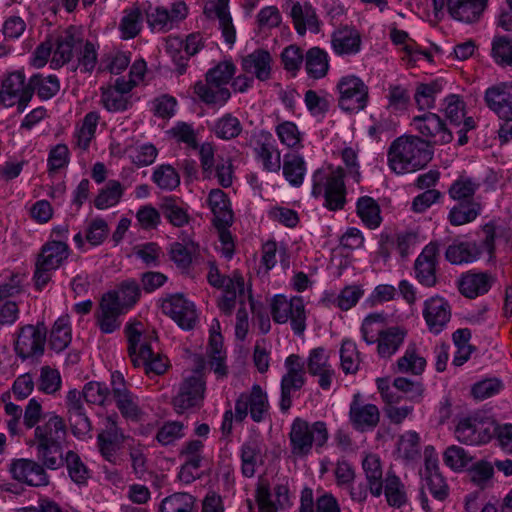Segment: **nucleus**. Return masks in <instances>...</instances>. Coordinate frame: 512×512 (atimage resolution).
<instances>
[{
    "instance_id": "8",
    "label": "nucleus",
    "mask_w": 512,
    "mask_h": 512,
    "mask_svg": "<svg viewBox=\"0 0 512 512\" xmlns=\"http://www.w3.org/2000/svg\"><path fill=\"white\" fill-rule=\"evenodd\" d=\"M271 315L278 324L290 320L291 328L296 335H302L306 329V313L303 299L292 297L287 299L284 295H275L271 300Z\"/></svg>"
},
{
    "instance_id": "7",
    "label": "nucleus",
    "mask_w": 512,
    "mask_h": 512,
    "mask_svg": "<svg viewBox=\"0 0 512 512\" xmlns=\"http://www.w3.org/2000/svg\"><path fill=\"white\" fill-rule=\"evenodd\" d=\"M46 340L47 328L44 323L27 324L17 331L13 349L22 361H38L45 352Z\"/></svg>"
},
{
    "instance_id": "15",
    "label": "nucleus",
    "mask_w": 512,
    "mask_h": 512,
    "mask_svg": "<svg viewBox=\"0 0 512 512\" xmlns=\"http://www.w3.org/2000/svg\"><path fill=\"white\" fill-rule=\"evenodd\" d=\"M126 436L118 427L113 416L105 420L104 429L97 435V447L101 456L113 465L122 462L118 452L122 449Z\"/></svg>"
},
{
    "instance_id": "32",
    "label": "nucleus",
    "mask_w": 512,
    "mask_h": 512,
    "mask_svg": "<svg viewBox=\"0 0 512 512\" xmlns=\"http://www.w3.org/2000/svg\"><path fill=\"white\" fill-rule=\"evenodd\" d=\"M69 256V246L66 242L52 240L46 242L37 256L36 261L47 266L48 269L57 270Z\"/></svg>"
},
{
    "instance_id": "31",
    "label": "nucleus",
    "mask_w": 512,
    "mask_h": 512,
    "mask_svg": "<svg viewBox=\"0 0 512 512\" xmlns=\"http://www.w3.org/2000/svg\"><path fill=\"white\" fill-rule=\"evenodd\" d=\"M482 254L481 246L475 241L455 239L445 251V259L454 265L468 264L476 261Z\"/></svg>"
},
{
    "instance_id": "29",
    "label": "nucleus",
    "mask_w": 512,
    "mask_h": 512,
    "mask_svg": "<svg viewBox=\"0 0 512 512\" xmlns=\"http://www.w3.org/2000/svg\"><path fill=\"white\" fill-rule=\"evenodd\" d=\"M242 70L255 76L260 81H266L271 77L272 57L264 49H256L242 58Z\"/></svg>"
},
{
    "instance_id": "23",
    "label": "nucleus",
    "mask_w": 512,
    "mask_h": 512,
    "mask_svg": "<svg viewBox=\"0 0 512 512\" xmlns=\"http://www.w3.org/2000/svg\"><path fill=\"white\" fill-rule=\"evenodd\" d=\"M423 317L429 331L439 334L450 321L451 307L443 297H430L424 302Z\"/></svg>"
},
{
    "instance_id": "34",
    "label": "nucleus",
    "mask_w": 512,
    "mask_h": 512,
    "mask_svg": "<svg viewBox=\"0 0 512 512\" xmlns=\"http://www.w3.org/2000/svg\"><path fill=\"white\" fill-rule=\"evenodd\" d=\"M258 159L262 161L263 167L269 172H277L281 168L280 154L277 152L273 159V153L276 151L273 145L272 135L269 132H261L254 148Z\"/></svg>"
},
{
    "instance_id": "33",
    "label": "nucleus",
    "mask_w": 512,
    "mask_h": 512,
    "mask_svg": "<svg viewBox=\"0 0 512 512\" xmlns=\"http://www.w3.org/2000/svg\"><path fill=\"white\" fill-rule=\"evenodd\" d=\"M194 93L202 102L208 105H224L230 98L231 93L227 87L205 79V82L198 81L194 85Z\"/></svg>"
},
{
    "instance_id": "30",
    "label": "nucleus",
    "mask_w": 512,
    "mask_h": 512,
    "mask_svg": "<svg viewBox=\"0 0 512 512\" xmlns=\"http://www.w3.org/2000/svg\"><path fill=\"white\" fill-rule=\"evenodd\" d=\"M208 205L214 215L213 224L217 229L229 227L233 222L230 201L221 189H212L208 195Z\"/></svg>"
},
{
    "instance_id": "3",
    "label": "nucleus",
    "mask_w": 512,
    "mask_h": 512,
    "mask_svg": "<svg viewBox=\"0 0 512 512\" xmlns=\"http://www.w3.org/2000/svg\"><path fill=\"white\" fill-rule=\"evenodd\" d=\"M433 157V150L419 136L404 135L395 139L388 150L390 168L397 174L414 172L425 167Z\"/></svg>"
},
{
    "instance_id": "1",
    "label": "nucleus",
    "mask_w": 512,
    "mask_h": 512,
    "mask_svg": "<svg viewBox=\"0 0 512 512\" xmlns=\"http://www.w3.org/2000/svg\"><path fill=\"white\" fill-rule=\"evenodd\" d=\"M67 429L62 417L55 413L44 415L34 430V443L38 459L46 468L56 470L63 466V447Z\"/></svg>"
},
{
    "instance_id": "43",
    "label": "nucleus",
    "mask_w": 512,
    "mask_h": 512,
    "mask_svg": "<svg viewBox=\"0 0 512 512\" xmlns=\"http://www.w3.org/2000/svg\"><path fill=\"white\" fill-rule=\"evenodd\" d=\"M406 332L399 327H389L378 340V354L381 357L393 355L404 341Z\"/></svg>"
},
{
    "instance_id": "45",
    "label": "nucleus",
    "mask_w": 512,
    "mask_h": 512,
    "mask_svg": "<svg viewBox=\"0 0 512 512\" xmlns=\"http://www.w3.org/2000/svg\"><path fill=\"white\" fill-rule=\"evenodd\" d=\"M357 214L371 229L377 228L381 223L380 207L371 197L363 196L358 199Z\"/></svg>"
},
{
    "instance_id": "35",
    "label": "nucleus",
    "mask_w": 512,
    "mask_h": 512,
    "mask_svg": "<svg viewBox=\"0 0 512 512\" xmlns=\"http://www.w3.org/2000/svg\"><path fill=\"white\" fill-rule=\"evenodd\" d=\"M229 0H216L211 3V8H205L204 12L211 17L213 11L219 20V28L227 44L233 45L236 40V30L232 22V17L228 11Z\"/></svg>"
},
{
    "instance_id": "46",
    "label": "nucleus",
    "mask_w": 512,
    "mask_h": 512,
    "mask_svg": "<svg viewBox=\"0 0 512 512\" xmlns=\"http://www.w3.org/2000/svg\"><path fill=\"white\" fill-rule=\"evenodd\" d=\"M196 499L189 493L177 492L165 497L160 504V512H192Z\"/></svg>"
},
{
    "instance_id": "62",
    "label": "nucleus",
    "mask_w": 512,
    "mask_h": 512,
    "mask_svg": "<svg viewBox=\"0 0 512 512\" xmlns=\"http://www.w3.org/2000/svg\"><path fill=\"white\" fill-rule=\"evenodd\" d=\"M341 368L346 374H354L359 368V354L351 341H344L340 349Z\"/></svg>"
},
{
    "instance_id": "27",
    "label": "nucleus",
    "mask_w": 512,
    "mask_h": 512,
    "mask_svg": "<svg viewBox=\"0 0 512 512\" xmlns=\"http://www.w3.org/2000/svg\"><path fill=\"white\" fill-rule=\"evenodd\" d=\"M493 277L488 272H467L458 281V289L466 298L474 299L486 294L491 288Z\"/></svg>"
},
{
    "instance_id": "22",
    "label": "nucleus",
    "mask_w": 512,
    "mask_h": 512,
    "mask_svg": "<svg viewBox=\"0 0 512 512\" xmlns=\"http://www.w3.org/2000/svg\"><path fill=\"white\" fill-rule=\"evenodd\" d=\"M484 101L500 119L512 121V83H499L487 88Z\"/></svg>"
},
{
    "instance_id": "10",
    "label": "nucleus",
    "mask_w": 512,
    "mask_h": 512,
    "mask_svg": "<svg viewBox=\"0 0 512 512\" xmlns=\"http://www.w3.org/2000/svg\"><path fill=\"white\" fill-rule=\"evenodd\" d=\"M269 401L266 392L260 385L254 384L250 392L241 393L235 402V419L243 421L248 414L251 419L260 423L269 415Z\"/></svg>"
},
{
    "instance_id": "12",
    "label": "nucleus",
    "mask_w": 512,
    "mask_h": 512,
    "mask_svg": "<svg viewBox=\"0 0 512 512\" xmlns=\"http://www.w3.org/2000/svg\"><path fill=\"white\" fill-rule=\"evenodd\" d=\"M286 373L281 379L280 410L286 413L292 406V393L299 391L306 382L305 363L297 354L285 359Z\"/></svg>"
},
{
    "instance_id": "39",
    "label": "nucleus",
    "mask_w": 512,
    "mask_h": 512,
    "mask_svg": "<svg viewBox=\"0 0 512 512\" xmlns=\"http://www.w3.org/2000/svg\"><path fill=\"white\" fill-rule=\"evenodd\" d=\"M305 68L308 75L313 79L326 76L329 70L327 52L319 47L310 48L305 55Z\"/></svg>"
},
{
    "instance_id": "61",
    "label": "nucleus",
    "mask_w": 512,
    "mask_h": 512,
    "mask_svg": "<svg viewBox=\"0 0 512 512\" xmlns=\"http://www.w3.org/2000/svg\"><path fill=\"white\" fill-rule=\"evenodd\" d=\"M444 113L451 125L460 127L465 116V103L458 95L451 94L444 100Z\"/></svg>"
},
{
    "instance_id": "21",
    "label": "nucleus",
    "mask_w": 512,
    "mask_h": 512,
    "mask_svg": "<svg viewBox=\"0 0 512 512\" xmlns=\"http://www.w3.org/2000/svg\"><path fill=\"white\" fill-rule=\"evenodd\" d=\"M51 63L55 67H62L68 63L82 45V37L75 26H70L55 38Z\"/></svg>"
},
{
    "instance_id": "48",
    "label": "nucleus",
    "mask_w": 512,
    "mask_h": 512,
    "mask_svg": "<svg viewBox=\"0 0 512 512\" xmlns=\"http://www.w3.org/2000/svg\"><path fill=\"white\" fill-rule=\"evenodd\" d=\"M397 366L402 373L420 375L426 367V360L417 353L415 346H409L404 355L398 359Z\"/></svg>"
},
{
    "instance_id": "47",
    "label": "nucleus",
    "mask_w": 512,
    "mask_h": 512,
    "mask_svg": "<svg viewBox=\"0 0 512 512\" xmlns=\"http://www.w3.org/2000/svg\"><path fill=\"white\" fill-rule=\"evenodd\" d=\"M242 129L240 120L231 113H226L215 122L213 132L220 139L231 140L238 137Z\"/></svg>"
},
{
    "instance_id": "54",
    "label": "nucleus",
    "mask_w": 512,
    "mask_h": 512,
    "mask_svg": "<svg viewBox=\"0 0 512 512\" xmlns=\"http://www.w3.org/2000/svg\"><path fill=\"white\" fill-rule=\"evenodd\" d=\"M62 384L59 371L48 365L42 366L37 381L38 390L45 394H55L60 390Z\"/></svg>"
},
{
    "instance_id": "4",
    "label": "nucleus",
    "mask_w": 512,
    "mask_h": 512,
    "mask_svg": "<svg viewBox=\"0 0 512 512\" xmlns=\"http://www.w3.org/2000/svg\"><path fill=\"white\" fill-rule=\"evenodd\" d=\"M329 438L325 422L317 421L310 424L306 420L297 417L291 425L289 440L291 453L297 457H305L311 453L313 445L322 448Z\"/></svg>"
},
{
    "instance_id": "28",
    "label": "nucleus",
    "mask_w": 512,
    "mask_h": 512,
    "mask_svg": "<svg viewBox=\"0 0 512 512\" xmlns=\"http://www.w3.org/2000/svg\"><path fill=\"white\" fill-rule=\"evenodd\" d=\"M486 6L487 0H447L451 17L465 23L478 21Z\"/></svg>"
},
{
    "instance_id": "59",
    "label": "nucleus",
    "mask_w": 512,
    "mask_h": 512,
    "mask_svg": "<svg viewBox=\"0 0 512 512\" xmlns=\"http://www.w3.org/2000/svg\"><path fill=\"white\" fill-rule=\"evenodd\" d=\"M492 56L497 64L512 66V37H495L492 43Z\"/></svg>"
},
{
    "instance_id": "60",
    "label": "nucleus",
    "mask_w": 512,
    "mask_h": 512,
    "mask_svg": "<svg viewBox=\"0 0 512 512\" xmlns=\"http://www.w3.org/2000/svg\"><path fill=\"white\" fill-rule=\"evenodd\" d=\"M101 103L110 112L125 111L130 106L128 96L111 88H101Z\"/></svg>"
},
{
    "instance_id": "51",
    "label": "nucleus",
    "mask_w": 512,
    "mask_h": 512,
    "mask_svg": "<svg viewBox=\"0 0 512 512\" xmlns=\"http://www.w3.org/2000/svg\"><path fill=\"white\" fill-rule=\"evenodd\" d=\"M123 194V188L119 181H108L105 188H103L94 200V205L97 209H106L116 205Z\"/></svg>"
},
{
    "instance_id": "6",
    "label": "nucleus",
    "mask_w": 512,
    "mask_h": 512,
    "mask_svg": "<svg viewBox=\"0 0 512 512\" xmlns=\"http://www.w3.org/2000/svg\"><path fill=\"white\" fill-rule=\"evenodd\" d=\"M203 369L204 363L201 361L193 373L184 377L180 383L178 392L172 399V405L177 414L202 407L206 391Z\"/></svg>"
},
{
    "instance_id": "17",
    "label": "nucleus",
    "mask_w": 512,
    "mask_h": 512,
    "mask_svg": "<svg viewBox=\"0 0 512 512\" xmlns=\"http://www.w3.org/2000/svg\"><path fill=\"white\" fill-rule=\"evenodd\" d=\"M440 245L436 241L427 244L414 262L417 281L428 288L437 284V265Z\"/></svg>"
},
{
    "instance_id": "50",
    "label": "nucleus",
    "mask_w": 512,
    "mask_h": 512,
    "mask_svg": "<svg viewBox=\"0 0 512 512\" xmlns=\"http://www.w3.org/2000/svg\"><path fill=\"white\" fill-rule=\"evenodd\" d=\"M385 496L390 506L401 507L406 503L404 486L394 473H387L385 478Z\"/></svg>"
},
{
    "instance_id": "9",
    "label": "nucleus",
    "mask_w": 512,
    "mask_h": 512,
    "mask_svg": "<svg viewBox=\"0 0 512 512\" xmlns=\"http://www.w3.org/2000/svg\"><path fill=\"white\" fill-rule=\"evenodd\" d=\"M411 126L420 134L432 149L435 145H445L453 140L452 131L446 126L444 120L436 113L426 112L413 117Z\"/></svg>"
},
{
    "instance_id": "40",
    "label": "nucleus",
    "mask_w": 512,
    "mask_h": 512,
    "mask_svg": "<svg viewBox=\"0 0 512 512\" xmlns=\"http://www.w3.org/2000/svg\"><path fill=\"white\" fill-rule=\"evenodd\" d=\"M31 98L36 93L41 100H49L60 90V83L56 76L35 74L29 79Z\"/></svg>"
},
{
    "instance_id": "25",
    "label": "nucleus",
    "mask_w": 512,
    "mask_h": 512,
    "mask_svg": "<svg viewBox=\"0 0 512 512\" xmlns=\"http://www.w3.org/2000/svg\"><path fill=\"white\" fill-rule=\"evenodd\" d=\"M290 17L299 35H305L307 30H310L312 33L320 32L321 22L310 3L293 2L290 9Z\"/></svg>"
},
{
    "instance_id": "64",
    "label": "nucleus",
    "mask_w": 512,
    "mask_h": 512,
    "mask_svg": "<svg viewBox=\"0 0 512 512\" xmlns=\"http://www.w3.org/2000/svg\"><path fill=\"white\" fill-rule=\"evenodd\" d=\"M70 161V152L65 144H57L54 146L48 155V173L54 174L60 169L65 168Z\"/></svg>"
},
{
    "instance_id": "44",
    "label": "nucleus",
    "mask_w": 512,
    "mask_h": 512,
    "mask_svg": "<svg viewBox=\"0 0 512 512\" xmlns=\"http://www.w3.org/2000/svg\"><path fill=\"white\" fill-rule=\"evenodd\" d=\"M385 316L381 313L369 314L362 322L361 333L362 338L367 344L378 342L381 334L385 332Z\"/></svg>"
},
{
    "instance_id": "2",
    "label": "nucleus",
    "mask_w": 512,
    "mask_h": 512,
    "mask_svg": "<svg viewBox=\"0 0 512 512\" xmlns=\"http://www.w3.org/2000/svg\"><path fill=\"white\" fill-rule=\"evenodd\" d=\"M141 326V323H135L125 328L131 362L136 368L143 367L146 375H161L168 368V360L152 348V342L157 341L156 332L143 333Z\"/></svg>"
},
{
    "instance_id": "49",
    "label": "nucleus",
    "mask_w": 512,
    "mask_h": 512,
    "mask_svg": "<svg viewBox=\"0 0 512 512\" xmlns=\"http://www.w3.org/2000/svg\"><path fill=\"white\" fill-rule=\"evenodd\" d=\"M441 90L442 85L438 81L419 84L414 95L418 108L420 110L433 108L435 106V96Z\"/></svg>"
},
{
    "instance_id": "26",
    "label": "nucleus",
    "mask_w": 512,
    "mask_h": 512,
    "mask_svg": "<svg viewBox=\"0 0 512 512\" xmlns=\"http://www.w3.org/2000/svg\"><path fill=\"white\" fill-rule=\"evenodd\" d=\"M362 39L354 27L343 26L331 35V46L337 55L357 54L361 49Z\"/></svg>"
},
{
    "instance_id": "53",
    "label": "nucleus",
    "mask_w": 512,
    "mask_h": 512,
    "mask_svg": "<svg viewBox=\"0 0 512 512\" xmlns=\"http://www.w3.org/2000/svg\"><path fill=\"white\" fill-rule=\"evenodd\" d=\"M66 465L72 481L77 484H84L89 478V470L81 460L80 456L74 451H68L63 457V465Z\"/></svg>"
},
{
    "instance_id": "63",
    "label": "nucleus",
    "mask_w": 512,
    "mask_h": 512,
    "mask_svg": "<svg viewBox=\"0 0 512 512\" xmlns=\"http://www.w3.org/2000/svg\"><path fill=\"white\" fill-rule=\"evenodd\" d=\"M236 72L235 65L230 61L220 62L215 67L208 70L206 80L226 87Z\"/></svg>"
},
{
    "instance_id": "13",
    "label": "nucleus",
    "mask_w": 512,
    "mask_h": 512,
    "mask_svg": "<svg viewBox=\"0 0 512 512\" xmlns=\"http://www.w3.org/2000/svg\"><path fill=\"white\" fill-rule=\"evenodd\" d=\"M339 107L347 112L356 113L363 110L368 102V87L358 77L350 75L342 77L338 84Z\"/></svg>"
},
{
    "instance_id": "20",
    "label": "nucleus",
    "mask_w": 512,
    "mask_h": 512,
    "mask_svg": "<svg viewBox=\"0 0 512 512\" xmlns=\"http://www.w3.org/2000/svg\"><path fill=\"white\" fill-rule=\"evenodd\" d=\"M43 462L32 459H16L10 465L12 477L18 482L32 487L47 486L50 482Z\"/></svg>"
},
{
    "instance_id": "38",
    "label": "nucleus",
    "mask_w": 512,
    "mask_h": 512,
    "mask_svg": "<svg viewBox=\"0 0 512 512\" xmlns=\"http://www.w3.org/2000/svg\"><path fill=\"white\" fill-rule=\"evenodd\" d=\"M481 183L473 177L460 175L449 187L448 194L454 201H477L474 196Z\"/></svg>"
},
{
    "instance_id": "19",
    "label": "nucleus",
    "mask_w": 512,
    "mask_h": 512,
    "mask_svg": "<svg viewBox=\"0 0 512 512\" xmlns=\"http://www.w3.org/2000/svg\"><path fill=\"white\" fill-rule=\"evenodd\" d=\"M112 396L121 415L129 420L138 421L141 410L136 397L129 391L124 376L115 371L111 375Z\"/></svg>"
},
{
    "instance_id": "57",
    "label": "nucleus",
    "mask_w": 512,
    "mask_h": 512,
    "mask_svg": "<svg viewBox=\"0 0 512 512\" xmlns=\"http://www.w3.org/2000/svg\"><path fill=\"white\" fill-rule=\"evenodd\" d=\"M160 209L163 216L175 227H182L189 221L187 211L173 198H165Z\"/></svg>"
},
{
    "instance_id": "41",
    "label": "nucleus",
    "mask_w": 512,
    "mask_h": 512,
    "mask_svg": "<svg viewBox=\"0 0 512 512\" xmlns=\"http://www.w3.org/2000/svg\"><path fill=\"white\" fill-rule=\"evenodd\" d=\"M283 175L285 179L294 187H300L303 184L306 173V164L300 155L287 154L283 161Z\"/></svg>"
},
{
    "instance_id": "52",
    "label": "nucleus",
    "mask_w": 512,
    "mask_h": 512,
    "mask_svg": "<svg viewBox=\"0 0 512 512\" xmlns=\"http://www.w3.org/2000/svg\"><path fill=\"white\" fill-rule=\"evenodd\" d=\"M124 13L125 15L121 19L119 25L122 37L124 39L135 38L141 30V23L143 20L141 10L138 7H133L131 9H126Z\"/></svg>"
},
{
    "instance_id": "14",
    "label": "nucleus",
    "mask_w": 512,
    "mask_h": 512,
    "mask_svg": "<svg viewBox=\"0 0 512 512\" xmlns=\"http://www.w3.org/2000/svg\"><path fill=\"white\" fill-rule=\"evenodd\" d=\"M30 90L25 75L20 71L12 72L2 81L0 102L6 107L17 105L18 111L23 112L31 101Z\"/></svg>"
},
{
    "instance_id": "24",
    "label": "nucleus",
    "mask_w": 512,
    "mask_h": 512,
    "mask_svg": "<svg viewBox=\"0 0 512 512\" xmlns=\"http://www.w3.org/2000/svg\"><path fill=\"white\" fill-rule=\"evenodd\" d=\"M307 369L310 375L319 377L318 384L323 390L330 389L335 370L329 362V354L323 347H317L310 351Z\"/></svg>"
},
{
    "instance_id": "37",
    "label": "nucleus",
    "mask_w": 512,
    "mask_h": 512,
    "mask_svg": "<svg viewBox=\"0 0 512 512\" xmlns=\"http://www.w3.org/2000/svg\"><path fill=\"white\" fill-rule=\"evenodd\" d=\"M448 213V221L452 226H461L473 222L482 211L480 201H457Z\"/></svg>"
},
{
    "instance_id": "56",
    "label": "nucleus",
    "mask_w": 512,
    "mask_h": 512,
    "mask_svg": "<svg viewBox=\"0 0 512 512\" xmlns=\"http://www.w3.org/2000/svg\"><path fill=\"white\" fill-rule=\"evenodd\" d=\"M260 455V448L255 440L246 441L241 447L242 473L246 477L255 474V467Z\"/></svg>"
},
{
    "instance_id": "55",
    "label": "nucleus",
    "mask_w": 512,
    "mask_h": 512,
    "mask_svg": "<svg viewBox=\"0 0 512 512\" xmlns=\"http://www.w3.org/2000/svg\"><path fill=\"white\" fill-rule=\"evenodd\" d=\"M153 181L160 189L174 190L180 184V176L176 169L169 165L163 164L153 172Z\"/></svg>"
},
{
    "instance_id": "16",
    "label": "nucleus",
    "mask_w": 512,
    "mask_h": 512,
    "mask_svg": "<svg viewBox=\"0 0 512 512\" xmlns=\"http://www.w3.org/2000/svg\"><path fill=\"white\" fill-rule=\"evenodd\" d=\"M349 423L357 432L373 431L380 423V410L372 403H366L360 393L353 395L349 406Z\"/></svg>"
},
{
    "instance_id": "36",
    "label": "nucleus",
    "mask_w": 512,
    "mask_h": 512,
    "mask_svg": "<svg viewBox=\"0 0 512 512\" xmlns=\"http://www.w3.org/2000/svg\"><path fill=\"white\" fill-rule=\"evenodd\" d=\"M362 467L370 493L379 497L383 491V471L379 456L372 453L366 455L362 461Z\"/></svg>"
},
{
    "instance_id": "58",
    "label": "nucleus",
    "mask_w": 512,
    "mask_h": 512,
    "mask_svg": "<svg viewBox=\"0 0 512 512\" xmlns=\"http://www.w3.org/2000/svg\"><path fill=\"white\" fill-rule=\"evenodd\" d=\"M157 155V148L150 143L134 145L129 148V158L137 167L151 165L154 163Z\"/></svg>"
},
{
    "instance_id": "18",
    "label": "nucleus",
    "mask_w": 512,
    "mask_h": 512,
    "mask_svg": "<svg viewBox=\"0 0 512 512\" xmlns=\"http://www.w3.org/2000/svg\"><path fill=\"white\" fill-rule=\"evenodd\" d=\"M162 312L171 317L182 329H192L197 315L194 304L183 294L177 293L164 298L161 303Z\"/></svg>"
},
{
    "instance_id": "11",
    "label": "nucleus",
    "mask_w": 512,
    "mask_h": 512,
    "mask_svg": "<svg viewBox=\"0 0 512 512\" xmlns=\"http://www.w3.org/2000/svg\"><path fill=\"white\" fill-rule=\"evenodd\" d=\"M494 434L493 420L479 414L461 418L455 428L457 440L466 445L488 443Z\"/></svg>"
},
{
    "instance_id": "42",
    "label": "nucleus",
    "mask_w": 512,
    "mask_h": 512,
    "mask_svg": "<svg viewBox=\"0 0 512 512\" xmlns=\"http://www.w3.org/2000/svg\"><path fill=\"white\" fill-rule=\"evenodd\" d=\"M71 339L69 318L68 316H62L55 321L50 331L49 345L52 350L61 352L67 348Z\"/></svg>"
},
{
    "instance_id": "5",
    "label": "nucleus",
    "mask_w": 512,
    "mask_h": 512,
    "mask_svg": "<svg viewBox=\"0 0 512 512\" xmlns=\"http://www.w3.org/2000/svg\"><path fill=\"white\" fill-rule=\"evenodd\" d=\"M344 169L337 167L330 173L318 169L313 174L312 195L324 196L325 207L331 211L343 209L346 203V187L344 184Z\"/></svg>"
}]
</instances>
